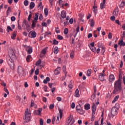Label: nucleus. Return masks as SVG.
<instances>
[{"label": "nucleus", "mask_w": 125, "mask_h": 125, "mask_svg": "<svg viewBox=\"0 0 125 125\" xmlns=\"http://www.w3.org/2000/svg\"><path fill=\"white\" fill-rule=\"evenodd\" d=\"M28 52L29 53V54H31V53L33 52V48L29 47L28 50Z\"/></svg>", "instance_id": "nucleus-39"}, {"label": "nucleus", "mask_w": 125, "mask_h": 125, "mask_svg": "<svg viewBox=\"0 0 125 125\" xmlns=\"http://www.w3.org/2000/svg\"><path fill=\"white\" fill-rule=\"evenodd\" d=\"M4 90L5 91L6 93H7V94H9V92L8 91V90L6 87L4 88Z\"/></svg>", "instance_id": "nucleus-56"}, {"label": "nucleus", "mask_w": 125, "mask_h": 125, "mask_svg": "<svg viewBox=\"0 0 125 125\" xmlns=\"http://www.w3.org/2000/svg\"><path fill=\"white\" fill-rule=\"evenodd\" d=\"M124 6H125V2L122 1L120 5V7H124Z\"/></svg>", "instance_id": "nucleus-40"}, {"label": "nucleus", "mask_w": 125, "mask_h": 125, "mask_svg": "<svg viewBox=\"0 0 125 125\" xmlns=\"http://www.w3.org/2000/svg\"><path fill=\"white\" fill-rule=\"evenodd\" d=\"M95 24V21H94V20H93V19H91L90 20V26L92 27V28H93L94 27Z\"/></svg>", "instance_id": "nucleus-16"}, {"label": "nucleus", "mask_w": 125, "mask_h": 125, "mask_svg": "<svg viewBox=\"0 0 125 125\" xmlns=\"http://www.w3.org/2000/svg\"><path fill=\"white\" fill-rule=\"evenodd\" d=\"M84 109L86 111H87L88 110H89V109H90V104H85L84 105Z\"/></svg>", "instance_id": "nucleus-21"}, {"label": "nucleus", "mask_w": 125, "mask_h": 125, "mask_svg": "<svg viewBox=\"0 0 125 125\" xmlns=\"http://www.w3.org/2000/svg\"><path fill=\"white\" fill-rule=\"evenodd\" d=\"M61 72V67H57L54 71V73L55 75H59Z\"/></svg>", "instance_id": "nucleus-9"}, {"label": "nucleus", "mask_w": 125, "mask_h": 125, "mask_svg": "<svg viewBox=\"0 0 125 125\" xmlns=\"http://www.w3.org/2000/svg\"><path fill=\"white\" fill-rule=\"evenodd\" d=\"M39 13H36L35 14V15L34 16V21H38L39 20Z\"/></svg>", "instance_id": "nucleus-26"}, {"label": "nucleus", "mask_w": 125, "mask_h": 125, "mask_svg": "<svg viewBox=\"0 0 125 125\" xmlns=\"http://www.w3.org/2000/svg\"><path fill=\"white\" fill-rule=\"evenodd\" d=\"M109 81L110 83H112V82L115 81V76H114L113 74H111L109 77Z\"/></svg>", "instance_id": "nucleus-12"}, {"label": "nucleus", "mask_w": 125, "mask_h": 125, "mask_svg": "<svg viewBox=\"0 0 125 125\" xmlns=\"http://www.w3.org/2000/svg\"><path fill=\"white\" fill-rule=\"evenodd\" d=\"M17 31H14L13 34L11 36V39L12 40H15V38H16V36H17Z\"/></svg>", "instance_id": "nucleus-20"}, {"label": "nucleus", "mask_w": 125, "mask_h": 125, "mask_svg": "<svg viewBox=\"0 0 125 125\" xmlns=\"http://www.w3.org/2000/svg\"><path fill=\"white\" fill-rule=\"evenodd\" d=\"M111 113L113 117H115L116 115H118V110L115 107H112L111 110Z\"/></svg>", "instance_id": "nucleus-5"}, {"label": "nucleus", "mask_w": 125, "mask_h": 125, "mask_svg": "<svg viewBox=\"0 0 125 125\" xmlns=\"http://www.w3.org/2000/svg\"><path fill=\"white\" fill-rule=\"evenodd\" d=\"M36 25H37V21L33 20L32 21V29H35V28H36Z\"/></svg>", "instance_id": "nucleus-19"}, {"label": "nucleus", "mask_w": 125, "mask_h": 125, "mask_svg": "<svg viewBox=\"0 0 125 125\" xmlns=\"http://www.w3.org/2000/svg\"><path fill=\"white\" fill-rule=\"evenodd\" d=\"M119 98H120L119 95L116 96L114 97V100L112 101V104L116 103V102H117V101H118V100L119 99Z\"/></svg>", "instance_id": "nucleus-17"}, {"label": "nucleus", "mask_w": 125, "mask_h": 125, "mask_svg": "<svg viewBox=\"0 0 125 125\" xmlns=\"http://www.w3.org/2000/svg\"><path fill=\"white\" fill-rule=\"evenodd\" d=\"M13 60H14V59H12V58H10V57H8L7 58V62L8 64H9V65L12 64V62H13Z\"/></svg>", "instance_id": "nucleus-10"}, {"label": "nucleus", "mask_w": 125, "mask_h": 125, "mask_svg": "<svg viewBox=\"0 0 125 125\" xmlns=\"http://www.w3.org/2000/svg\"><path fill=\"white\" fill-rule=\"evenodd\" d=\"M47 86H44L43 87V89H44V91H45V92H46V91H47Z\"/></svg>", "instance_id": "nucleus-59"}, {"label": "nucleus", "mask_w": 125, "mask_h": 125, "mask_svg": "<svg viewBox=\"0 0 125 125\" xmlns=\"http://www.w3.org/2000/svg\"><path fill=\"white\" fill-rule=\"evenodd\" d=\"M31 37L32 38H36L37 37V33L36 32L33 31L31 33Z\"/></svg>", "instance_id": "nucleus-34"}, {"label": "nucleus", "mask_w": 125, "mask_h": 125, "mask_svg": "<svg viewBox=\"0 0 125 125\" xmlns=\"http://www.w3.org/2000/svg\"><path fill=\"white\" fill-rule=\"evenodd\" d=\"M59 111L60 119H62V117H63V110L59 108Z\"/></svg>", "instance_id": "nucleus-22"}, {"label": "nucleus", "mask_w": 125, "mask_h": 125, "mask_svg": "<svg viewBox=\"0 0 125 125\" xmlns=\"http://www.w3.org/2000/svg\"><path fill=\"white\" fill-rule=\"evenodd\" d=\"M101 48H102V50H101L102 52L103 53H104V52H105V49H106V48L104 46H102Z\"/></svg>", "instance_id": "nucleus-47"}, {"label": "nucleus", "mask_w": 125, "mask_h": 125, "mask_svg": "<svg viewBox=\"0 0 125 125\" xmlns=\"http://www.w3.org/2000/svg\"><path fill=\"white\" fill-rule=\"evenodd\" d=\"M86 76L87 77H90L91 76V69H88L87 70Z\"/></svg>", "instance_id": "nucleus-32"}, {"label": "nucleus", "mask_w": 125, "mask_h": 125, "mask_svg": "<svg viewBox=\"0 0 125 125\" xmlns=\"http://www.w3.org/2000/svg\"><path fill=\"white\" fill-rule=\"evenodd\" d=\"M106 76L105 74L101 73L99 76V79L101 82H104L105 78H104Z\"/></svg>", "instance_id": "nucleus-6"}, {"label": "nucleus", "mask_w": 125, "mask_h": 125, "mask_svg": "<svg viewBox=\"0 0 125 125\" xmlns=\"http://www.w3.org/2000/svg\"><path fill=\"white\" fill-rule=\"evenodd\" d=\"M122 39L125 38V31L123 32V34L121 35Z\"/></svg>", "instance_id": "nucleus-63"}, {"label": "nucleus", "mask_w": 125, "mask_h": 125, "mask_svg": "<svg viewBox=\"0 0 125 125\" xmlns=\"http://www.w3.org/2000/svg\"><path fill=\"white\" fill-rule=\"evenodd\" d=\"M26 27L27 32H30V31H31V26L30 25V24H29L28 23V24L26 25Z\"/></svg>", "instance_id": "nucleus-33"}, {"label": "nucleus", "mask_w": 125, "mask_h": 125, "mask_svg": "<svg viewBox=\"0 0 125 125\" xmlns=\"http://www.w3.org/2000/svg\"><path fill=\"white\" fill-rule=\"evenodd\" d=\"M90 48L93 52H94V53H96V47H90Z\"/></svg>", "instance_id": "nucleus-30"}, {"label": "nucleus", "mask_w": 125, "mask_h": 125, "mask_svg": "<svg viewBox=\"0 0 125 125\" xmlns=\"http://www.w3.org/2000/svg\"><path fill=\"white\" fill-rule=\"evenodd\" d=\"M54 108V105H53V104H51L49 106V109H50V110H52V109H53Z\"/></svg>", "instance_id": "nucleus-62"}, {"label": "nucleus", "mask_w": 125, "mask_h": 125, "mask_svg": "<svg viewBox=\"0 0 125 125\" xmlns=\"http://www.w3.org/2000/svg\"><path fill=\"white\" fill-rule=\"evenodd\" d=\"M11 20L12 21V22H14V21L16 20V18H15L14 16H12L11 18Z\"/></svg>", "instance_id": "nucleus-46"}, {"label": "nucleus", "mask_w": 125, "mask_h": 125, "mask_svg": "<svg viewBox=\"0 0 125 125\" xmlns=\"http://www.w3.org/2000/svg\"><path fill=\"white\" fill-rule=\"evenodd\" d=\"M44 14L46 16H47L48 15V9L46 8H45L44 10Z\"/></svg>", "instance_id": "nucleus-36"}, {"label": "nucleus", "mask_w": 125, "mask_h": 125, "mask_svg": "<svg viewBox=\"0 0 125 125\" xmlns=\"http://www.w3.org/2000/svg\"><path fill=\"white\" fill-rule=\"evenodd\" d=\"M53 44L56 45L58 44L59 43V42L58 41H57L56 40H53Z\"/></svg>", "instance_id": "nucleus-49"}, {"label": "nucleus", "mask_w": 125, "mask_h": 125, "mask_svg": "<svg viewBox=\"0 0 125 125\" xmlns=\"http://www.w3.org/2000/svg\"><path fill=\"white\" fill-rule=\"evenodd\" d=\"M22 24H24L25 25V26L27 25L28 24H29V22H28V21H27L26 20H24L23 21Z\"/></svg>", "instance_id": "nucleus-48"}, {"label": "nucleus", "mask_w": 125, "mask_h": 125, "mask_svg": "<svg viewBox=\"0 0 125 125\" xmlns=\"http://www.w3.org/2000/svg\"><path fill=\"white\" fill-rule=\"evenodd\" d=\"M40 125H43V120L42 118L40 120Z\"/></svg>", "instance_id": "nucleus-52"}, {"label": "nucleus", "mask_w": 125, "mask_h": 125, "mask_svg": "<svg viewBox=\"0 0 125 125\" xmlns=\"http://www.w3.org/2000/svg\"><path fill=\"white\" fill-rule=\"evenodd\" d=\"M23 3L25 6H28L29 5V1H28V0H25L24 1Z\"/></svg>", "instance_id": "nucleus-37"}, {"label": "nucleus", "mask_w": 125, "mask_h": 125, "mask_svg": "<svg viewBox=\"0 0 125 125\" xmlns=\"http://www.w3.org/2000/svg\"><path fill=\"white\" fill-rule=\"evenodd\" d=\"M76 110L80 115H83L84 114V110L83 109V107L80 105L76 106Z\"/></svg>", "instance_id": "nucleus-3"}, {"label": "nucleus", "mask_w": 125, "mask_h": 125, "mask_svg": "<svg viewBox=\"0 0 125 125\" xmlns=\"http://www.w3.org/2000/svg\"><path fill=\"white\" fill-rule=\"evenodd\" d=\"M68 32H69V29H68L67 28H65L63 31L64 35H67L68 34Z\"/></svg>", "instance_id": "nucleus-38"}, {"label": "nucleus", "mask_w": 125, "mask_h": 125, "mask_svg": "<svg viewBox=\"0 0 125 125\" xmlns=\"http://www.w3.org/2000/svg\"><path fill=\"white\" fill-rule=\"evenodd\" d=\"M24 114L25 116L23 117L24 120H25L24 122L26 123H29L31 121V111H29L28 112V108H27Z\"/></svg>", "instance_id": "nucleus-2"}, {"label": "nucleus", "mask_w": 125, "mask_h": 125, "mask_svg": "<svg viewBox=\"0 0 125 125\" xmlns=\"http://www.w3.org/2000/svg\"><path fill=\"white\" fill-rule=\"evenodd\" d=\"M30 58H31V55H28L26 57L27 62H30Z\"/></svg>", "instance_id": "nucleus-45"}, {"label": "nucleus", "mask_w": 125, "mask_h": 125, "mask_svg": "<svg viewBox=\"0 0 125 125\" xmlns=\"http://www.w3.org/2000/svg\"><path fill=\"white\" fill-rule=\"evenodd\" d=\"M42 108H40L37 110H35L34 112L35 115H37L38 116L42 115Z\"/></svg>", "instance_id": "nucleus-7"}, {"label": "nucleus", "mask_w": 125, "mask_h": 125, "mask_svg": "<svg viewBox=\"0 0 125 125\" xmlns=\"http://www.w3.org/2000/svg\"><path fill=\"white\" fill-rule=\"evenodd\" d=\"M18 28L19 30H21V29H22L21 25L19 24V20L18 21Z\"/></svg>", "instance_id": "nucleus-50"}, {"label": "nucleus", "mask_w": 125, "mask_h": 125, "mask_svg": "<svg viewBox=\"0 0 125 125\" xmlns=\"http://www.w3.org/2000/svg\"><path fill=\"white\" fill-rule=\"evenodd\" d=\"M60 116H59L57 117V119L56 121V124H59V119H60Z\"/></svg>", "instance_id": "nucleus-58"}, {"label": "nucleus", "mask_w": 125, "mask_h": 125, "mask_svg": "<svg viewBox=\"0 0 125 125\" xmlns=\"http://www.w3.org/2000/svg\"><path fill=\"white\" fill-rule=\"evenodd\" d=\"M31 17H32V14H30L28 18V21H31Z\"/></svg>", "instance_id": "nucleus-64"}, {"label": "nucleus", "mask_w": 125, "mask_h": 125, "mask_svg": "<svg viewBox=\"0 0 125 125\" xmlns=\"http://www.w3.org/2000/svg\"><path fill=\"white\" fill-rule=\"evenodd\" d=\"M61 16L63 19H65V18H66V11H62L61 12Z\"/></svg>", "instance_id": "nucleus-14"}, {"label": "nucleus", "mask_w": 125, "mask_h": 125, "mask_svg": "<svg viewBox=\"0 0 125 125\" xmlns=\"http://www.w3.org/2000/svg\"><path fill=\"white\" fill-rule=\"evenodd\" d=\"M50 81V78L49 77H46V79L43 80L44 83H47V82H49Z\"/></svg>", "instance_id": "nucleus-31"}, {"label": "nucleus", "mask_w": 125, "mask_h": 125, "mask_svg": "<svg viewBox=\"0 0 125 125\" xmlns=\"http://www.w3.org/2000/svg\"><path fill=\"white\" fill-rule=\"evenodd\" d=\"M75 103H72L71 104V108H72V109H75Z\"/></svg>", "instance_id": "nucleus-60"}, {"label": "nucleus", "mask_w": 125, "mask_h": 125, "mask_svg": "<svg viewBox=\"0 0 125 125\" xmlns=\"http://www.w3.org/2000/svg\"><path fill=\"white\" fill-rule=\"evenodd\" d=\"M110 19L112 21H115L116 20V18L114 16H112L110 18Z\"/></svg>", "instance_id": "nucleus-54"}, {"label": "nucleus", "mask_w": 125, "mask_h": 125, "mask_svg": "<svg viewBox=\"0 0 125 125\" xmlns=\"http://www.w3.org/2000/svg\"><path fill=\"white\" fill-rule=\"evenodd\" d=\"M40 73V69H37L35 72V75H39V74Z\"/></svg>", "instance_id": "nucleus-53"}, {"label": "nucleus", "mask_w": 125, "mask_h": 125, "mask_svg": "<svg viewBox=\"0 0 125 125\" xmlns=\"http://www.w3.org/2000/svg\"><path fill=\"white\" fill-rule=\"evenodd\" d=\"M55 31L56 33H57L58 34H59V33H60V30H59V28L58 27L55 28Z\"/></svg>", "instance_id": "nucleus-44"}, {"label": "nucleus", "mask_w": 125, "mask_h": 125, "mask_svg": "<svg viewBox=\"0 0 125 125\" xmlns=\"http://www.w3.org/2000/svg\"><path fill=\"white\" fill-rule=\"evenodd\" d=\"M41 63H42V61L41 60H39L37 62H36V66H40L41 65Z\"/></svg>", "instance_id": "nucleus-42"}, {"label": "nucleus", "mask_w": 125, "mask_h": 125, "mask_svg": "<svg viewBox=\"0 0 125 125\" xmlns=\"http://www.w3.org/2000/svg\"><path fill=\"white\" fill-rule=\"evenodd\" d=\"M42 19H43V16H42V14H40L39 16V20H40V21H42Z\"/></svg>", "instance_id": "nucleus-41"}, {"label": "nucleus", "mask_w": 125, "mask_h": 125, "mask_svg": "<svg viewBox=\"0 0 125 125\" xmlns=\"http://www.w3.org/2000/svg\"><path fill=\"white\" fill-rule=\"evenodd\" d=\"M75 96L76 97H80V93L78 89H77L75 91Z\"/></svg>", "instance_id": "nucleus-23"}, {"label": "nucleus", "mask_w": 125, "mask_h": 125, "mask_svg": "<svg viewBox=\"0 0 125 125\" xmlns=\"http://www.w3.org/2000/svg\"><path fill=\"white\" fill-rule=\"evenodd\" d=\"M93 11L95 13H97V6H94L93 7Z\"/></svg>", "instance_id": "nucleus-35"}, {"label": "nucleus", "mask_w": 125, "mask_h": 125, "mask_svg": "<svg viewBox=\"0 0 125 125\" xmlns=\"http://www.w3.org/2000/svg\"><path fill=\"white\" fill-rule=\"evenodd\" d=\"M69 23L70 24H73V23H74V19H73V18L70 19Z\"/></svg>", "instance_id": "nucleus-57"}, {"label": "nucleus", "mask_w": 125, "mask_h": 125, "mask_svg": "<svg viewBox=\"0 0 125 125\" xmlns=\"http://www.w3.org/2000/svg\"><path fill=\"white\" fill-rule=\"evenodd\" d=\"M123 87L122 86V80L119 77L118 80L116 81L114 83L113 94H119L122 92Z\"/></svg>", "instance_id": "nucleus-1"}, {"label": "nucleus", "mask_w": 125, "mask_h": 125, "mask_svg": "<svg viewBox=\"0 0 125 125\" xmlns=\"http://www.w3.org/2000/svg\"><path fill=\"white\" fill-rule=\"evenodd\" d=\"M92 111H96V105L95 103H93L92 105Z\"/></svg>", "instance_id": "nucleus-29"}, {"label": "nucleus", "mask_w": 125, "mask_h": 125, "mask_svg": "<svg viewBox=\"0 0 125 125\" xmlns=\"http://www.w3.org/2000/svg\"><path fill=\"white\" fill-rule=\"evenodd\" d=\"M118 44H119L120 46H125V42L123 40H121L120 41H119Z\"/></svg>", "instance_id": "nucleus-18"}, {"label": "nucleus", "mask_w": 125, "mask_h": 125, "mask_svg": "<svg viewBox=\"0 0 125 125\" xmlns=\"http://www.w3.org/2000/svg\"><path fill=\"white\" fill-rule=\"evenodd\" d=\"M56 120V117L55 116H53L52 120V123L53 125H54V123H55Z\"/></svg>", "instance_id": "nucleus-51"}, {"label": "nucleus", "mask_w": 125, "mask_h": 125, "mask_svg": "<svg viewBox=\"0 0 125 125\" xmlns=\"http://www.w3.org/2000/svg\"><path fill=\"white\" fill-rule=\"evenodd\" d=\"M35 7V3L34 2H31L30 4L29 8L30 9H33Z\"/></svg>", "instance_id": "nucleus-25"}, {"label": "nucleus", "mask_w": 125, "mask_h": 125, "mask_svg": "<svg viewBox=\"0 0 125 125\" xmlns=\"http://www.w3.org/2000/svg\"><path fill=\"white\" fill-rule=\"evenodd\" d=\"M58 40H63V37H62V36L61 35H58V37H57Z\"/></svg>", "instance_id": "nucleus-55"}, {"label": "nucleus", "mask_w": 125, "mask_h": 125, "mask_svg": "<svg viewBox=\"0 0 125 125\" xmlns=\"http://www.w3.org/2000/svg\"><path fill=\"white\" fill-rule=\"evenodd\" d=\"M105 3H106V0H103V2L101 3L100 4V7L102 9H103V8H105Z\"/></svg>", "instance_id": "nucleus-13"}, {"label": "nucleus", "mask_w": 125, "mask_h": 125, "mask_svg": "<svg viewBox=\"0 0 125 125\" xmlns=\"http://www.w3.org/2000/svg\"><path fill=\"white\" fill-rule=\"evenodd\" d=\"M59 51V49H58V47L56 46L54 49V51H53L54 53H55V54H57Z\"/></svg>", "instance_id": "nucleus-24"}, {"label": "nucleus", "mask_w": 125, "mask_h": 125, "mask_svg": "<svg viewBox=\"0 0 125 125\" xmlns=\"http://www.w3.org/2000/svg\"><path fill=\"white\" fill-rule=\"evenodd\" d=\"M62 71L64 72V73L65 74V77H67V71L66 70V66L64 65L62 67Z\"/></svg>", "instance_id": "nucleus-27"}, {"label": "nucleus", "mask_w": 125, "mask_h": 125, "mask_svg": "<svg viewBox=\"0 0 125 125\" xmlns=\"http://www.w3.org/2000/svg\"><path fill=\"white\" fill-rule=\"evenodd\" d=\"M58 3L59 4V5L60 7H62V8H64V1L62 0H59L58 1Z\"/></svg>", "instance_id": "nucleus-11"}, {"label": "nucleus", "mask_w": 125, "mask_h": 125, "mask_svg": "<svg viewBox=\"0 0 125 125\" xmlns=\"http://www.w3.org/2000/svg\"><path fill=\"white\" fill-rule=\"evenodd\" d=\"M46 48H44L42 51L41 53H42V54H45L46 53Z\"/></svg>", "instance_id": "nucleus-43"}, {"label": "nucleus", "mask_w": 125, "mask_h": 125, "mask_svg": "<svg viewBox=\"0 0 125 125\" xmlns=\"http://www.w3.org/2000/svg\"><path fill=\"white\" fill-rule=\"evenodd\" d=\"M18 73L21 76L22 75H23V73H24V69H23V67H22V66H19L18 67Z\"/></svg>", "instance_id": "nucleus-8"}, {"label": "nucleus", "mask_w": 125, "mask_h": 125, "mask_svg": "<svg viewBox=\"0 0 125 125\" xmlns=\"http://www.w3.org/2000/svg\"><path fill=\"white\" fill-rule=\"evenodd\" d=\"M70 58L71 59H73L74 58V57H75V52L73 50H72L71 51V52L70 53Z\"/></svg>", "instance_id": "nucleus-28"}, {"label": "nucleus", "mask_w": 125, "mask_h": 125, "mask_svg": "<svg viewBox=\"0 0 125 125\" xmlns=\"http://www.w3.org/2000/svg\"><path fill=\"white\" fill-rule=\"evenodd\" d=\"M75 123V119L73 118L72 116H70L69 119L68 120L67 123H66V125H73Z\"/></svg>", "instance_id": "nucleus-4"}, {"label": "nucleus", "mask_w": 125, "mask_h": 125, "mask_svg": "<svg viewBox=\"0 0 125 125\" xmlns=\"http://www.w3.org/2000/svg\"><path fill=\"white\" fill-rule=\"evenodd\" d=\"M9 57L12 59H14L15 58V53H14V51H12L11 53H9Z\"/></svg>", "instance_id": "nucleus-15"}, {"label": "nucleus", "mask_w": 125, "mask_h": 125, "mask_svg": "<svg viewBox=\"0 0 125 125\" xmlns=\"http://www.w3.org/2000/svg\"><path fill=\"white\" fill-rule=\"evenodd\" d=\"M108 38L109 39H112V33H109L108 35Z\"/></svg>", "instance_id": "nucleus-61"}]
</instances>
